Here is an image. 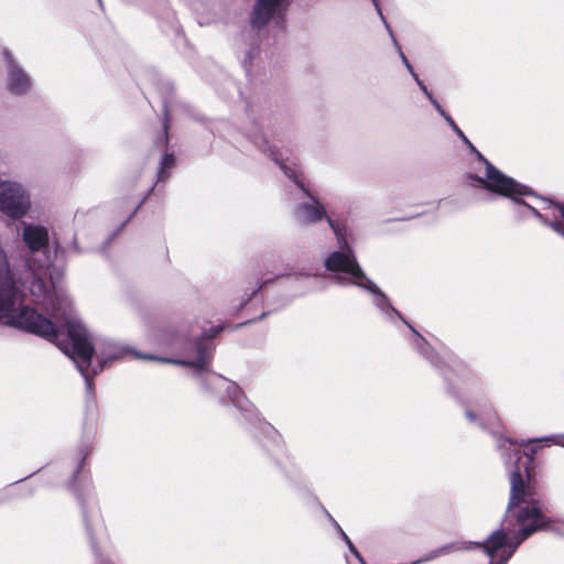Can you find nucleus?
<instances>
[{
    "mask_svg": "<svg viewBox=\"0 0 564 564\" xmlns=\"http://www.w3.org/2000/svg\"><path fill=\"white\" fill-rule=\"evenodd\" d=\"M6 61V88L13 96H25L32 90V78L9 50L2 51Z\"/></svg>",
    "mask_w": 564,
    "mask_h": 564,
    "instance_id": "obj_8",
    "label": "nucleus"
},
{
    "mask_svg": "<svg viewBox=\"0 0 564 564\" xmlns=\"http://www.w3.org/2000/svg\"><path fill=\"white\" fill-rule=\"evenodd\" d=\"M480 417L486 420L490 425H494L498 421L496 413L489 406H485L480 411Z\"/></svg>",
    "mask_w": 564,
    "mask_h": 564,
    "instance_id": "obj_18",
    "label": "nucleus"
},
{
    "mask_svg": "<svg viewBox=\"0 0 564 564\" xmlns=\"http://www.w3.org/2000/svg\"><path fill=\"white\" fill-rule=\"evenodd\" d=\"M324 290V286H318L314 283H311L310 284V288L306 292H304L303 294H306V293H310V292H317V291H323Z\"/></svg>",
    "mask_w": 564,
    "mask_h": 564,
    "instance_id": "obj_23",
    "label": "nucleus"
},
{
    "mask_svg": "<svg viewBox=\"0 0 564 564\" xmlns=\"http://www.w3.org/2000/svg\"><path fill=\"white\" fill-rule=\"evenodd\" d=\"M74 249H75V251H76V252H78V253H79V252H82V250H80V248H79V246H78V243H77V241H76V240H74Z\"/></svg>",
    "mask_w": 564,
    "mask_h": 564,
    "instance_id": "obj_27",
    "label": "nucleus"
},
{
    "mask_svg": "<svg viewBox=\"0 0 564 564\" xmlns=\"http://www.w3.org/2000/svg\"><path fill=\"white\" fill-rule=\"evenodd\" d=\"M348 549L351 552V554L360 562V564H365L362 556L360 555V553L358 552L354 544H350Z\"/></svg>",
    "mask_w": 564,
    "mask_h": 564,
    "instance_id": "obj_21",
    "label": "nucleus"
},
{
    "mask_svg": "<svg viewBox=\"0 0 564 564\" xmlns=\"http://www.w3.org/2000/svg\"><path fill=\"white\" fill-rule=\"evenodd\" d=\"M522 207L524 209L531 212L541 223L551 227L555 232H557L564 237V223L558 221L557 216L555 214L553 215V219L549 220L540 212H538L534 207H532L528 204H524Z\"/></svg>",
    "mask_w": 564,
    "mask_h": 564,
    "instance_id": "obj_14",
    "label": "nucleus"
},
{
    "mask_svg": "<svg viewBox=\"0 0 564 564\" xmlns=\"http://www.w3.org/2000/svg\"><path fill=\"white\" fill-rule=\"evenodd\" d=\"M22 240L32 253H45L50 245L47 227L40 224L22 223Z\"/></svg>",
    "mask_w": 564,
    "mask_h": 564,
    "instance_id": "obj_9",
    "label": "nucleus"
},
{
    "mask_svg": "<svg viewBox=\"0 0 564 564\" xmlns=\"http://www.w3.org/2000/svg\"><path fill=\"white\" fill-rule=\"evenodd\" d=\"M398 50H399V53H400V56L404 63V65L406 66V68L409 69V72L411 73L412 77L414 78V80L416 82V84L419 85V87L421 88V90L425 94V96L429 98V100L431 101V104L435 107V109L440 112V115L448 122V124L452 127V129L466 142L468 143L470 147L471 144L469 143L468 139L465 137V134L463 133V131L457 127V124L455 123V121L452 119V117L442 108V106L437 102V100L433 97L432 93L427 89V87L424 85V83L419 78L417 74L413 70V67L412 65L410 64V62L408 61V58L405 57V55L402 53L401 48L398 46Z\"/></svg>",
    "mask_w": 564,
    "mask_h": 564,
    "instance_id": "obj_12",
    "label": "nucleus"
},
{
    "mask_svg": "<svg viewBox=\"0 0 564 564\" xmlns=\"http://www.w3.org/2000/svg\"><path fill=\"white\" fill-rule=\"evenodd\" d=\"M554 209L558 214V217H564V209L562 207L555 206Z\"/></svg>",
    "mask_w": 564,
    "mask_h": 564,
    "instance_id": "obj_25",
    "label": "nucleus"
},
{
    "mask_svg": "<svg viewBox=\"0 0 564 564\" xmlns=\"http://www.w3.org/2000/svg\"><path fill=\"white\" fill-rule=\"evenodd\" d=\"M398 50H399V53H400V56L404 63V65L406 66V68L409 69V72L411 73L412 77L414 78V80L416 82V84L419 85V87L421 88V90L425 94V96L429 98V100L431 101V104L435 107V109L440 112V115L448 122V124L452 127V129L466 142L468 143L470 147L471 144L469 143L468 139L465 137V134L463 133V131L457 127V124L455 123V121L452 119V117L442 108V106L437 102V100L433 97L432 93L427 89V87L424 85V83L419 78L417 74L413 70V67L412 65L410 64V62L408 61V58L405 57V55L402 53L401 48L398 46Z\"/></svg>",
    "mask_w": 564,
    "mask_h": 564,
    "instance_id": "obj_11",
    "label": "nucleus"
},
{
    "mask_svg": "<svg viewBox=\"0 0 564 564\" xmlns=\"http://www.w3.org/2000/svg\"><path fill=\"white\" fill-rule=\"evenodd\" d=\"M88 340L93 347V351L89 359V365L82 371L78 367V371L83 375L86 389L88 392L93 391V378L97 376L99 372L104 370V367L115 360L121 359L127 352V347L112 341V340H102L97 344H93L91 336L87 330ZM74 364H76L74 361ZM77 366V365H75Z\"/></svg>",
    "mask_w": 564,
    "mask_h": 564,
    "instance_id": "obj_5",
    "label": "nucleus"
},
{
    "mask_svg": "<svg viewBox=\"0 0 564 564\" xmlns=\"http://www.w3.org/2000/svg\"><path fill=\"white\" fill-rule=\"evenodd\" d=\"M372 1H373V4H375L379 15H380L382 23L386 25V28H388V21H387L384 14L382 13V10L380 9L378 1L377 0H372Z\"/></svg>",
    "mask_w": 564,
    "mask_h": 564,
    "instance_id": "obj_22",
    "label": "nucleus"
},
{
    "mask_svg": "<svg viewBox=\"0 0 564 564\" xmlns=\"http://www.w3.org/2000/svg\"><path fill=\"white\" fill-rule=\"evenodd\" d=\"M191 349L193 352H188L185 360H174L173 362L193 367L203 384L210 389L223 390L239 411L248 416L253 415L254 408L246 399L241 389L235 382L208 370V364L212 358L210 346L204 340L198 339L191 344Z\"/></svg>",
    "mask_w": 564,
    "mask_h": 564,
    "instance_id": "obj_3",
    "label": "nucleus"
},
{
    "mask_svg": "<svg viewBox=\"0 0 564 564\" xmlns=\"http://www.w3.org/2000/svg\"><path fill=\"white\" fill-rule=\"evenodd\" d=\"M329 520L333 523V525L338 530V532L340 533V535H341L343 540L345 541V543L347 544V546H350V544H352V542L350 541L348 535L344 532L341 527L330 516H329Z\"/></svg>",
    "mask_w": 564,
    "mask_h": 564,
    "instance_id": "obj_19",
    "label": "nucleus"
},
{
    "mask_svg": "<svg viewBox=\"0 0 564 564\" xmlns=\"http://www.w3.org/2000/svg\"><path fill=\"white\" fill-rule=\"evenodd\" d=\"M276 278L279 276H293L295 278V280H301V279H316L317 275L315 274H311L310 272H305L304 270H301V271H296L294 270V268H291V269H284L282 271H279L276 274H275Z\"/></svg>",
    "mask_w": 564,
    "mask_h": 564,
    "instance_id": "obj_16",
    "label": "nucleus"
},
{
    "mask_svg": "<svg viewBox=\"0 0 564 564\" xmlns=\"http://www.w3.org/2000/svg\"><path fill=\"white\" fill-rule=\"evenodd\" d=\"M254 143L264 154L279 164L284 174L293 180L310 198V202L299 203L294 206L292 212L294 220L301 225H315L325 218L332 228L337 239L338 250L332 251L325 258L324 265L326 270L336 273L335 281L339 285H354L367 291L372 296L375 306L386 312L388 305L387 296L377 284L368 278L358 263L355 251L347 241L346 228L327 216L325 206L296 180L295 172L284 165L282 155L275 145L270 144L265 138L256 140Z\"/></svg>",
    "mask_w": 564,
    "mask_h": 564,
    "instance_id": "obj_2",
    "label": "nucleus"
},
{
    "mask_svg": "<svg viewBox=\"0 0 564 564\" xmlns=\"http://www.w3.org/2000/svg\"><path fill=\"white\" fill-rule=\"evenodd\" d=\"M31 208V194L23 183L0 178V214L15 221L24 218Z\"/></svg>",
    "mask_w": 564,
    "mask_h": 564,
    "instance_id": "obj_4",
    "label": "nucleus"
},
{
    "mask_svg": "<svg viewBox=\"0 0 564 564\" xmlns=\"http://www.w3.org/2000/svg\"><path fill=\"white\" fill-rule=\"evenodd\" d=\"M175 160L172 154L165 153L159 166V180L163 181L167 177V171L174 166Z\"/></svg>",
    "mask_w": 564,
    "mask_h": 564,
    "instance_id": "obj_15",
    "label": "nucleus"
},
{
    "mask_svg": "<svg viewBox=\"0 0 564 564\" xmlns=\"http://www.w3.org/2000/svg\"><path fill=\"white\" fill-rule=\"evenodd\" d=\"M291 0H256L250 13L249 24L252 30H263L270 23L284 20Z\"/></svg>",
    "mask_w": 564,
    "mask_h": 564,
    "instance_id": "obj_7",
    "label": "nucleus"
},
{
    "mask_svg": "<svg viewBox=\"0 0 564 564\" xmlns=\"http://www.w3.org/2000/svg\"><path fill=\"white\" fill-rule=\"evenodd\" d=\"M139 358H149V359H152L153 357L152 356H142V355H137Z\"/></svg>",
    "mask_w": 564,
    "mask_h": 564,
    "instance_id": "obj_29",
    "label": "nucleus"
},
{
    "mask_svg": "<svg viewBox=\"0 0 564 564\" xmlns=\"http://www.w3.org/2000/svg\"><path fill=\"white\" fill-rule=\"evenodd\" d=\"M398 50H399V53H400V56L404 63V65L406 66V68L409 69V72L411 73L412 77L414 78V80L416 82V84L419 85V87L421 88V90L425 94V96L429 98V100L431 101V104L435 107V109L440 112V115L448 122V124L452 127V129L466 142L468 143L470 147L471 144L469 143L468 139L465 137V134L463 133V131L457 127V124L455 123V121L452 119V117L442 108V106L437 102V100L433 97L432 93L427 89V87L424 85V83L419 78L417 74L413 70V67L412 65L410 64V62L408 61V58L405 57V55L402 53L401 48L398 46Z\"/></svg>",
    "mask_w": 564,
    "mask_h": 564,
    "instance_id": "obj_13",
    "label": "nucleus"
},
{
    "mask_svg": "<svg viewBox=\"0 0 564 564\" xmlns=\"http://www.w3.org/2000/svg\"><path fill=\"white\" fill-rule=\"evenodd\" d=\"M223 330V326H216V327H213L208 333H204V336L208 337V338H214L215 336H217L220 332Z\"/></svg>",
    "mask_w": 564,
    "mask_h": 564,
    "instance_id": "obj_20",
    "label": "nucleus"
},
{
    "mask_svg": "<svg viewBox=\"0 0 564 564\" xmlns=\"http://www.w3.org/2000/svg\"><path fill=\"white\" fill-rule=\"evenodd\" d=\"M164 130L165 132L167 131V117L165 116V120H164Z\"/></svg>",
    "mask_w": 564,
    "mask_h": 564,
    "instance_id": "obj_28",
    "label": "nucleus"
},
{
    "mask_svg": "<svg viewBox=\"0 0 564 564\" xmlns=\"http://www.w3.org/2000/svg\"><path fill=\"white\" fill-rule=\"evenodd\" d=\"M477 155L486 170L485 176L479 177L478 181L484 184L487 189L509 197L517 204H520L521 197L532 195V192L527 186L502 174L480 153H477Z\"/></svg>",
    "mask_w": 564,
    "mask_h": 564,
    "instance_id": "obj_6",
    "label": "nucleus"
},
{
    "mask_svg": "<svg viewBox=\"0 0 564 564\" xmlns=\"http://www.w3.org/2000/svg\"><path fill=\"white\" fill-rule=\"evenodd\" d=\"M398 50H399V53H400V56L404 63V65L406 66V68L409 69V72L411 73L412 77L414 78V80L416 82V84L419 85V87L421 88V90L425 94V96L429 98V100L431 101V104L435 107V109L440 112V115L448 122V124L452 127V129L466 142L468 143L470 147L471 144L469 143L468 139L465 137V134L463 133V131L457 127V124L455 123V121L452 119V117L442 108V106L437 102V100L433 97L432 93L427 89V87L424 85V83L419 78L417 74L413 70V67L412 65L410 64V62L408 61V58L405 57V55L402 53L401 48L398 46Z\"/></svg>",
    "mask_w": 564,
    "mask_h": 564,
    "instance_id": "obj_10",
    "label": "nucleus"
},
{
    "mask_svg": "<svg viewBox=\"0 0 564 564\" xmlns=\"http://www.w3.org/2000/svg\"><path fill=\"white\" fill-rule=\"evenodd\" d=\"M410 328L412 332V341H413V345L415 346V348L420 352H422L424 356L430 357L427 355V352L425 351V346H427L426 340L415 329H413L412 327H410Z\"/></svg>",
    "mask_w": 564,
    "mask_h": 564,
    "instance_id": "obj_17",
    "label": "nucleus"
},
{
    "mask_svg": "<svg viewBox=\"0 0 564 564\" xmlns=\"http://www.w3.org/2000/svg\"><path fill=\"white\" fill-rule=\"evenodd\" d=\"M83 462H84V459H82L80 464L78 465L76 473H78L79 469L82 468Z\"/></svg>",
    "mask_w": 564,
    "mask_h": 564,
    "instance_id": "obj_30",
    "label": "nucleus"
},
{
    "mask_svg": "<svg viewBox=\"0 0 564 564\" xmlns=\"http://www.w3.org/2000/svg\"><path fill=\"white\" fill-rule=\"evenodd\" d=\"M546 441H552V442H554L556 444H560V445L564 446V436H560V440H553V438L550 437V438H546Z\"/></svg>",
    "mask_w": 564,
    "mask_h": 564,
    "instance_id": "obj_24",
    "label": "nucleus"
},
{
    "mask_svg": "<svg viewBox=\"0 0 564 564\" xmlns=\"http://www.w3.org/2000/svg\"><path fill=\"white\" fill-rule=\"evenodd\" d=\"M466 415L470 421H474L476 419V414L471 411H467Z\"/></svg>",
    "mask_w": 564,
    "mask_h": 564,
    "instance_id": "obj_26",
    "label": "nucleus"
},
{
    "mask_svg": "<svg viewBox=\"0 0 564 564\" xmlns=\"http://www.w3.org/2000/svg\"><path fill=\"white\" fill-rule=\"evenodd\" d=\"M522 444L510 438L499 443L502 451H512L516 469L510 475V499L501 528L494 531L484 543H476L489 556V564H507L518 546L539 530L564 531L557 522L547 520L543 512L542 494L532 468L533 456H519Z\"/></svg>",
    "mask_w": 564,
    "mask_h": 564,
    "instance_id": "obj_1",
    "label": "nucleus"
}]
</instances>
